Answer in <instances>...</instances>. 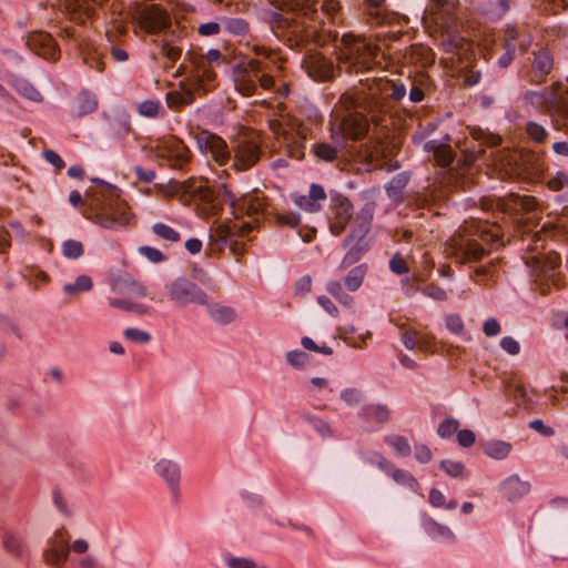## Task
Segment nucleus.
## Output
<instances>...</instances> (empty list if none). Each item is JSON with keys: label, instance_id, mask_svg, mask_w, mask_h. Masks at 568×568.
<instances>
[{"label": "nucleus", "instance_id": "nucleus-1", "mask_svg": "<svg viewBox=\"0 0 568 568\" xmlns=\"http://www.w3.org/2000/svg\"><path fill=\"white\" fill-rule=\"evenodd\" d=\"M255 58L239 64L233 72L235 89L244 97L272 92L277 98H287L291 80L286 72V59L280 48L264 43L252 44Z\"/></svg>", "mask_w": 568, "mask_h": 568}, {"label": "nucleus", "instance_id": "nucleus-2", "mask_svg": "<svg viewBox=\"0 0 568 568\" xmlns=\"http://www.w3.org/2000/svg\"><path fill=\"white\" fill-rule=\"evenodd\" d=\"M232 209L236 221H215L210 227V239L229 246L236 261H240L246 251L245 239L260 226L261 221L271 220L273 206L264 192L255 189L233 201Z\"/></svg>", "mask_w": 568, "mask_h": 568}, {"label": "nucleus", "instance_id": "nucleus-3", "mask_svg": "<svg viewBox=\"0 0 568 568\" xmlns=\"http://www.w3.org/2000/svg\"><path fill=\"white\" fill-rule=\"evenodd\" d=\"M406 85L399 81L383 75L367 77L361 80L352 99L355 111L347 113L341 122L343 135L351 140L363 139L369 128L367 116L357 109L369 113L384 112L388 108V100L400 101L406 95Z\"/></svg>", "mask_w": 568, "mask_h": 568}, {"label": "nucleus", "instance_id": "nucleus-4", "mask_svg": "<svg viewBox=\"0 0 568 568\" xmlns=\"http://www.w3.org/2000/svg\"><path fill=\"white\" fill-rule=\"evenodd\" d=\"M225 58L217 49H211L206 54L201 48H191L179 71L185 75L178 89L166 93L168 106L180 111L194 102L197 95L211 91L215 87V68L224 62Z\"/></svg>", "mask_w": 568, "mask_h": 568}, {"label": "nucleus", "instance_id": "nucleus-5", "mask_svg": "<svg viewBox=\"0 0 568 568\" xmlns=\"http://www.w3.org/2000/svg\"><path fill=\"white\" fill-rule=\"evenodd\" d=\"M317 13L318 22L278 16L272 24V30L292 49H303L310 43L325 45L334 37L331 30L326 29V24L343 23L344 11L339 0H322Z\"/></svg>", "mask_w": 568, "mask_h": 568}, {"label": "nucleus", "instance_id": "nucleus-6", "mask_svg": "<svg viewBox=\"0 0 568 568\" xmlns=\"http://www.w3.org/2000/svg\"><path fill=\"white\" fill-rule=\"evenodd\" d=\"M504 226L486 220H470L447 241L445 252L458 264L476 262L505 244Z\"/></svg>", "mask_w": 568, "mask_h": 568}, {"label": "nucleus", "instance_id": "nucleus-7", "mask_svg": "<svg viewBox=\"0 0 568 568\" xmlns=\"http://www.w3.org/2000/svg\"><path fill=\"white\" fill-rule=\"evenodd\" d=\"M74 207H82V215L104 229L128 226L133 214L128 203L121 197L120 190L110 184H101L91 189L83 200L77 190L69 195Z\"/></svg>", "mask_w": 568, "mask_h": 568}, {"label": "nucleus", "instance_id": "nucleus-8", "mask_svg": "<svg viewBox=\"0 0 568 568\" xmlns=\"http://www.w3.org/2000/svg\"><path fill=\"white\" fill-rule=\"evenodd\" d=\"M337 60L348 73L384 72L387 62L385 52L379 43L371 38L345 33L337 47Z\"/></svg>", "mask_w": 568, "mask_h": 568}, {"label": "nucleus", "instance_id": "nucleus-9", "mask_svg": "<svg viewBox=\"0 0 568 568\" xmlns=\"http://www.w3.org/2000/svg\"><path fill=\"white\" fill-rule=\"evenodd\" d=\"M166 193L192 207L203 220L215 219L223 211L222 200L203 179L190 178L184 182L172 180L166 185Z\"/></svg>", "mask_w": 568, "mask_h": 568}, {"label": "nucleus", "instance_id": "nucleus-10", "mask_svg": "<svg viewBox=\"0 0 568 568\" xmlns=\"http://www.w3.org/2000/svg\"><path fill=\"white\" fill-rule=\"evenodd\" d=\"M276 108L278 113L268 120V128L280 150L292 159L301 160L305 155V141L314 138L313 128L308 122L285 113L284 102H278Z\"/></svg>", "mask_w": 568, "mask_h": 568}, {"label": "nucleus", "instance_id": "nucleus-11", "mask_svg": "<svg viewBox=\"0 0 568 568\" xmlns=\"http://www.w3.org/2000/svg\"><path fill=\"white\" fill-rule=\"evenodd\" d=\"M484 205L489 209H496L501 214V222L508 231L511 230V236L524 240L532 232L530 213L532 211V197L510 193L506 197L485 199Z\"/></svg>", "mask_w": 568, "mask_h": 568}, {"label": "nucleus", "instance_id": "nucleus-12", "mask_svg": "<svg viewBox=\"0 0 568 568\" xmlns=\"http://www.w3.org/2000/svg\"><path fill=\"white\" fill-rule=\"evenodd\" d=\"M174 0H143L135 3L133 20L136 28L148 34H159L172 24Z\"/></svg>", "mask_w": 568, "mask_h": 568}, {"label": "nucleus", "instance_id": "nucleus-13", "mask_svg": "<svg viewBox=\"0 0 568 568\" xmlns=\"http://www.w3.org/2000/svg\"><path fill=\"white\" fill-rule=\"evenodd\" d=\"M374 219V204L366 203L352 221L349 234L343 246L347 250L342 266L348 267L359 261L371 247L369 232Z\"/></svg>", "mask_w": 568, "mask_h": 568}, {"label": "nucleus", "instance_id": "nucleus-14", "mask_svg": "<svg viewBox=\"0 0 568 568\" xmlns=\"http://www.w3.org/2000/svg\"><path fill=\"white\" fill-rule=\"evenodd\" d=\"M490 165L501 180L532 181V153L530 151L503 149L495 153Z\"/></svg>", "mask_w": 568, "mask_h": 568}, {"label": "nucleus", "instance_id": "nucleus-15", "mask_svg": "<svg viewBox=\"0 0 568 568\" xmlns=\"http://www.w3.org/2000/svg\"><path fill=\"white\" fill-rule=\"evenodd\" d=\"M470 135L471 141L465 139L464 141L456 142V146L462 153V158L457 161V168L460 169V175H466L475 161L485 153L484 146L495 148L501 143L500 135L485 131L480 128L471 129Z\"/></svg>", "mask_w": 568, "mask_h": 568}, {"label": "nucleus", "instance_id": "nucleus-16", "mask_svg": "<svg viewBox=\"0 0 568 568\" xmlns=\"http://www.w3.org/2000/svg\"><path fill=\"white\" fill-rule=\"evenodd\" d=\"M152 150L158 164L162 168L185 171L192 160L191 150L175 135L156 140Z\"/></svg>", "mask_w": 568, "mask_h": 568}, {"label": "nucleus", "instance_id": "nucleus-17", "mask_svg": "<svg viewBox=\"0 0 568 568\" xmlns=\"http://www.w3.org/2000/svg\"><path fill=\"white\" fill-rule=\"evenodd\" d=\"M457 0H428L424 24L434 32L450 33L457 27Z\"/></svg>", "mask_w": 568, "mask_h": 568}, {"label": "nucleus", "instance_id": "nucleus-18", "mask_svg": "<svg viewBox=\"0 0 568 568\" xmlns=\"http://www.w3.org/2000/svg\"><path fill=\"white\" fill-rule=\"evenodd\" d=\"M402 342L408 349H418L425 354L454 356L460 348L436 339L435 335L409 327L402 332Z\"/></svg>", "mask_w": 568, "mask_h": 568}, {"label": "nucleus", "instance_id": "nucleus-19", "mask_svg": "<svg viewBox=\"0 0 568 568\" xmlns=\"http://www.w3.org/2000/svg\"><path fill=\"white\" fill-rule=\"evenodd\" d=\"M409 19L406 16L390 11L389 13H374L368 18V26L381 29L375 34L378 41H394L407 33Z\"/></svg>", "mask_w": 568, "mask_h": 568}, {"label": "nucleus", "instance_id": "nucleus-20", "mask_svg": "<svg viewBox=\"0 0 568 568\" xmlns=\"http://www.w3.org/2000/svg\"><path fill=\"white\" fill-rule=\"evenodd\" d=\"M200 151L219 166H225L231 160V150L226 141L209 130H200L195 134Z\"/></svg>", "mask_w": 568, "mask_h": 568}, {"label": "nucleus", "instance_id": "nucleus-21", "mask_svg": "<svg viewBox=\"0 0 568 568\" xmlns=\"http://www.w3.org/2000/svg\"><path fill=\"white\" fill-rule=\"evenodd\" d=\"M233 152L234 160L232 168L236 171H246L253 168L261 159V141L258 136H241L234 145Z\"/></svg>", "mask_w": 568, "mask_h": 568}, {"label": "nucleus", "instance_id": "nucleus-22", "mask_svg": "<svg viewBox=\"0 0 568 568\" xmlns=\"http://www.w3.org/2000/svg\"><path fill=\"white\" fill-rule=\"evenodd\" d=\"M170 298L180 306L207 304L206 294L193 282L178 278L170 286Z\"/></svg>", "mask_w": 568, "mask_h": 568}, {"label": "nucleus", "instance_id": "nucleus-23", "mask_svg": "<svg viewBox=\"0 0 568 568\" xmlns=\"http://www.w3.org/2000/svg\"><path fill=\"white\" fill-rule=\"evenodd\" d=\"M353 205L351 201L343 195H335L331 199L328 210L329 231L334 235H341L352 219Z\"/></svg>", "mask_w": 568, "mask_h": 568}, {"label": "nucleus", "instance_id": "nucleus-24", "mask_svg": "<svg viewBox=\"0 0 568 568\" xmlns=\"http://www.w3.org/2000/svg\"><path fill=\"white\" fill-rule=\"evenodd\" d=\"M109 0H58V8L65 11L70 21L85 24L95 12V6H103Z\"/></svg>", "mask_w": 568, "mask_h": 568}, {"label": "nucleus", "instance_id": "nucleus-25", "mask_svg": "<svg viewBox=\"0 0 568 568\" xmlns=\"http://www.w3.org/2000/svg\"><path fill=\"white\" fill-rule=\"evenodd\" d=\"M303 68L315 81L325 82L333 79L335 67L333 61L317 51H310L303 59Z\"/></svg>", "mask_w": 568, "mask_h": 568}, {"label": "nucleus", "instance_id": "nucleus-26", "mask_svg": "<svg viewBox=\"0 0 568 568\" xmlns=\"http://www.w3.org/2000/svg\"><path fill=\"white\" fill-rule=\"evenodd\" d=\"M26 45L37 55L48 61H57L61 51L52 36L44 31H34L27 36Z\"/></svg>", "mask_w": 568, "mask_h": 568}, {"label": "nucleus", "instance_id": "nucleus-27", "mask_svg": "<svg viewBox=\"0 0 568 568\" xmlns=\"http://www.w3.org/2000/svg\"><path fill=\"white\" fill-rule=\"evenodd\" d=\"M69 532L65 528L57 529L49 540V547L43 552L44 561L51 566L63 565L69 557Z\"/></svg>", "mask_w": 568, "mask_h": 568}, {"label": "nucleus", "instance_id": "nucleus-28", "mask_svg": "<svg viewBox=\"0 0 568 568\" xmlns=\"http://www.w3.org/2000/svg\"><path fill=\"white\" fill-rule=\"evenodd\" d=\"M274 7L294 12L291 19H308L318 22L317 2L315 0H268ZM290 19L288 17H286Z\"/></svg>", "mask_w": 568, "mask_h": 568}, {"label": "nucleus", "instance_id": "nucleus-29", "mask_svg": "<svg viewBox=\"0 0 568 568\" xmlns=\"http://www.w3.org/2000/svg\"><path fill=\"white\" fill-rule=\"evenodd\" d=\"M408 81L410 84L409 100L414 103L422 102L427 94L434 91V82L429 74L424 71L408 75Z\"/></svg>", "mask_w": 568, "mask_h": 568}, {"label": "nucleus", "instance_id": "nucleus-30", "mask_svg": "<svg viewBox=\"0 0 568 568\" xmlns=\"http://www.w3.org/2000/svg\"><path fill=\"white\" fill-rule=\"evenodd\" d=\"M404 60L408 64L427 68L435 62V53L428 45L415 43L406 50Z\"/></svg>", "mask_w": 568, "mask_h": 568}, {"label": "nucleus", "instance_id": "nucleus-31", "mask_svg": "<svg viewBox=\"0 0 568 568\" xmlns=\"http://www.w3.org/2000/svg\"><path fill=\"white\" fill-rule=\"evenodd\" d=\"M520 31L516 27H508L499 40L505 53L499 58V64L504 68L508 67L516 53L517 43L519 42Z\"/></svg>", "mask_w": 568, "mask_h": 568}, {"label": "nucleus", "instance_id": "nucleus-32", "mask_svg": "<svg viewBox=\"0 0 568 568\" xmlns=\"http://www.w3.org/2000/svg\"><path fill=\"white\" fill-rule=\"evenodd\" d=\"M175 30L172 32V37L175 39H165L161 45V54L168 60L170 65H173L178 60H180L182 52L184 50L183 45V34L186 33L184 29L178 31V36H175Z\"/></svg>", "mask_w": 568, "mask_h": 568}, {"label": "nucleus", "instance_id": "nucleus-33", "mask_svg": "<svg viewBox=\"0 0 568 568\" xmlns=\"http://www.w3.org/2000/svg\"><path fill=\"white\" fill-rule=\"evenodd\" d=\"M83 63L98 72L104 71L103 52L91 41L80 44Z\"/></svg>", "mask_w": 568, "mask_h": 568}, {"label": "nucleus", "instance_id": "nucleus-34", "mask_svg": "<svg viewBox=\"0 0 568 568\" xmlns=\"http://www.w3.org/2000/svg\"><path fill=\"white\" fill-rule=\"evenodd\" d=\"M308 396L314 402V407L318 409H324L325 405L317 404L320 400H327L331 398L333 394V388L329 387V383L325 378L313 377L310 381V386L307 387Z\"/></svg>", "mask_w": 568, "mask_h": 568}, {"label": "nucleus", "instance_id": "nucleus-35", "mask_svg": "<svg viewBox=\"0 0 568 568\" xmlns=\"http://www.w3.org/2000/svg\"><path fill=\"white\" fill-rule=\"evenodd\" d=\"M155 471L170 485L173 493H175L180 481L179 466L171 460L162 459L155 465Z\"/></svg>", "mask_w": 568, "mask_h": 568}, {"label": "nucleus", "instance_id": "nucleus-36", "mask_svg": "<svg viewBox=\"0 0 568 568\" xmlns=\"http://www.w3.org/2000/svg\"><path fill=\"white\" fill-rule=\"evenodd\" d=\"M359 415L366 423L377 426L387 423L390 417L389 409L385 405H366Z\"/></svg>", "mask_w": 568, "mask_h": 568}, {"label": "nucleus", "instance_id": "nucleus-37", "mask_svg": "<svg viewBox=\"0 0 568 568\" xmlns=\"http://www.w3.org/2000/svg\"><path fill=\"white\" fill-rule=\"evenodd\" d=\"M113 290L116 293L128 297L130 301L133 298L144 297L146 295V288L144 285L134 280L116 282L113 286Z\"/></svg>", "mask_w": 568, "mask_h": 568}, {"label": "nucleus", "instance_id": "nucleus-38", "mask_svg": "<svg viewBox=\"0 0 568 568\" xmlns=\"http://www.w3.org/2000/svg\"><path fill=\"white\" fill-rule=\"evenodd\" d=\"M10 85L23 98L32 101V102H41L42 95L37 88H34L28 80L11 77L9 79Z\"/></svg>", "mask_w": 568, "mask_h": 568}, {"label": "nucleus", "instance_id": "nucleus-39", "mask_svg": "<svg viewBox=\"0 0 568 568\" xmlns=\"http://www.w3.org/2000/svg\"><path fill=\"white\" fill-rule=\"evenodd\" d=\"M386 474L390 476L398 485L405 486L410 490L418 493L420 488L419 483L409 471L397 468L394 466V464H392L390 469H388Z\"/></svg>", "mask_w": 568, "mask_h": 568}, {"label": "nucleus", "instance_id": "nucleus-40", "mask_svg": "<svg viewBox=\"0 0 568 568\" xmlns=\"http://www.w3.org/2000/svg\"><path fill=\"white\" fill-rule=\"evenodd\" d=\"M98 108V99L97 95L82 91L78 94L75 99V113L78 116H83L94 112Z\"/></svg>", "mask_w": 568, "mask_h": 568}, {"label": "nucleus", "instance_id": "nucleus-41", "mask_svg": "<svg viewBox=\"0 0 568 568\" xmlns=\"http://www.w3.org/2000/svg\"><path fill=\"white\" fill-rule=\"evenodd\" d=\"M384 443L388 445L399 457H407L412 454V447L408 439L402 435H386Z\"/></svg>", "mask_w": 568, "mask_h": 568}, {"label": "nucleus", "instance_id": "nucleus-42", "mask_svg": "<svg viewBox=\"0 0 568 568\" xmlns=\"http://www.w3.org/2000/svg\"><path fill=\"white\" fill-rule=\"evenodd\" d=\"M109 305L114 308H120L126 312H133L140 315L149 314L151 307L141 303L130 301L128 297L123 298H109Z\"/></svg>", "mask_w": 568, "mask_h": 568}, {"label": "nucleus", "instance_id": "nucleus-43", "mask_svg": "<svg viewBox=\"0 0 568 568\" xmlns=\"http://www.w3.org/2000/svg\"><path fill=\"white\" fill-rule=\"evenodd\" d=\"M210 316L217 323L229 324L235 318L233 308L220 304H205Z\"/></svg>", "mask_w": 568, "mask_h": 568}, {"label": "nucleus", "instance_id": "nucleus-44", "mask_svg": "<svg viewBox=\"0 0 568 568\" xmlns=\"http://www.w3.org/2000/svg\"><path fill=\"white\" fill-rule=\"evenodd\" d=\"M547 185L552 191L564 190V193L558 195L557 200L568 205V175L565 172L558 171L556 175L548 180Z\"/></svg>", "mask_w": 568, "mask_h": 568}, {"label": "nucleus", "instance_id": "nucleus-45", "mask_svg": "<svg viewBox=\"0 0 568 568\" xmlns=\"http://www.w3.org/2000/svg\"><path fill=\"white\" fill-rule=\"evenodd\" d=\"M483 449L484 453L490 458L504 459L509 455L511 445L503 440H491L486 443Z\"/></svg>", "mask_w": 568, "mask_h": 568}, {"label": "nucleus", "instance_id": "nucleus-46", "mask_svg": "<svg viewBox=\"0 0 568 568\" xmlns=\"http://www.w3.org/2000/svg\"><path fill=\"white\" fill-rule=\"evenodd\" d=\"M366 272L367 266L365 264L353 267L344 278L347 290L351 292L357 291L363 284Z\"/></svg>", "mask_w": 568, "mask_h": 568}, {"label": "nucleus", "instance_id": "nucleus-47", "mask_svg": "<svg viewBox=\"0 0 568 568\" xmlns=\"http://www.w3.org/2000/svg\"><path fill=\"white\" fill-rule=\"evenodd\" d=\"M506 396L511 398L517 406L527 404V392L518 381H510L505 387Z\"/></svg>", "mask_w": 568, "mask_h": 568}, {"label": "nucleus", "instance_id": "nucleus-48", "mask_svg": "<svg viewBox=\"0 0 568 568\" xmlns=\"http://www.w3.org/2000/svg\"><path fill=\"white\" fill-rule=\"evenodd\" d=\"M312 153L321 161L333 162L337 159L338 150L329 143L317 142L313 144Z\"/></svg>", "mask_w": 568, "mask_h": 568}, {"label": "nucleus", "instance_id": "nucleus-49", "mask_svg": "<svg viewBox=\"0 0 568 568\" xmlns=\"http://www.w3.org/2000/svg\"><path fill=\"white\" fill-rule=\"evenodd\" d=\"M426 529H427L428 535L434 539L448 540V541L455 540L454 532L447 526L440 525L434 520H430L427 524Z\"/></svg>", "mask_w": 568, "mask_h": 568}, {"label": "nucleus", "instance_id": "nucleus-50", "mask_svg": "<svg viewBox=\"0 0 568 568\" xmlns=\"http://www.w3.org/2000/svg\"><path fill=\"white\" fill-rule=\"evenodd\" d=\"M92 288V281L87 275H80L74 283H69L63 286V291L69 295H75L80 292H88Z\"/></svg>", "mask_w": 568, "mask_h": 568}, {"label": "nucleus", "instance_id": "nucleus-51", "mask_svg": "<svg viewBox=\"0 0 568 568\" xmlns=\"http://www.w3.org/2000/svg\"><path fill=\"white\" fill-rule=\"evenodd\" d=\"M497 273V263L490 262L485 266H479L474 272V280L477 283L486 284L488 281L493 280Z\"/></svg>", "mask_w": 568, "mask_h": 568}, {"label": "nucleus", "instance_id": "nucleus-52", "mask_svg": "<svg viewBox=\"0 0 568 568\" xmlns=\"http://www.w3.org/2000/svg\"><path fill=\"white\" fill-rule=\"evenodd\" d=\"M552 68V58L549 52L546 50L539 51L537 55H535V77L537 72L540 74H547Z\"/></svg>", "mask_w": 568, "mask_h": 568}, {"label": "nucleus", "instance_id": "nucleus-53", "mask_svg": "<svg viewBox=\"0 0 568 568\" xmlns=\"http://www.w3.org/2000/svg\"><path fill=\"white\" fill-rule=\"evenodd\" d=\"M153 233L159 236L162 240L169 241V242H178L180 241V234L171 226L164 224V223H155L152 226Z\"/></svg>", "mask_w": 568, "mask_h": 568}, {"label": "nucleus", "instance_id": "nucleus-54", "mask_svg": "<svg viewBox=\"0 0 568 568\" xmlns=\"http://www.w3.org/2000/svg\"><path fill=\"white\" fill-rule=\"evenodd\" d=\"M434 159L440 166H448L454 161V153L449 145L440 144L434 151Z\"/></svg>", "mask_w": 568, "mask_h": 568}, {"label": "nucleus", "instance_id": "nucleus-55", "mask_svg": "<svg viewBox=\"0 0 568 568\" xmlns=\"http://www.w3.org/2000/svg\"><path fill=\"white\" fill-rule=\"evenodd\" d=\"M515 491L523 494L527 491V488L518 478L510 477L503 483V493L508 499H514L516 497Z\"/></svg>", "mask_w": 568, "mask_h": 568}, {"label": "nucleus", "instance_id": "nucleus-56", "mask_svg": "<svg viewBox=\"0 0 568 568\" xmlns=\"http://www.w3.org/2000/svg\"><path fill=\"white\" fill-rule=\"evenodd\" d=\"M271 219H274L275 223L280 226L296 227L300 224L298 215L293 212L275 213L273 210Z\"/></svg>", "mask_w": 568, "mask_h": 568}, {"label": "nucleus", "instance_id": "nucleus-57", "mask_svg": "<svg viewBox=\"0 0 568 568\" xmlns=\"http://www.w3.org/2000/svg\"><path fill=\"white\" fill-rule=\"evenodd\" d=\"M364 459L371 465L377 466L385 474L386 471H388V469H390V466L393 464L379 452H368Z\"/></svg>", "mask_w": 568, "mask_h": 568}, {"label": "nucleus", "instance_id": "nucleus-58", "mask_svg": "<svg viewBox=\"0 0 568 568\" xmlns=\"http://www.w3.org/2000/svg\"><path fill=\"white\" fill-rule=\"evenodd\" d=\"M385 0H363L366 7L363 13V19L368 24V18L374 13H389L390 11L383 8Z\"/></svg>", "mask_w": 568, "mask_h": 568}, {"label": "nucleus", "instance_id": "nucleus-59", "mask_svg": "<svg viewBox=\"0 0 568 568\" xmlns=\"http://www.w3.org/2000/svg\"><path fill=\"white\" fill-rule=\"evenodd\" d=\"M446 328L455 335H462L465 333V324L460 315L452 313L445 317Z\"/></svg>", "mask_w": 568, "mask_h": 568}, {"label": "nucleus", "instance_id": "nucleus-60", "mask_svg": "<svg viewBox=\"0 0 568 568\" xmlns=\"http://www.w3.org/2000/svg\"><path fill=\"white\" fill-rule=\"evenodd\" d=\"M459 428V422L455 418L444 419L437 429V434L442 438H450L454 434H457Z\"/></svg>", "mask_w": 568, "mask_h": 568}, {"label": "nucleus", "instance_id": "nucleus-61", "mask_svg": "<svg viewBox=\"0 0 568 568\" xmlns=\"http://www.w3.org/2000/svg\"><path fill=\"white\" fill-rule=\"evenodd\" d=\"M83 251V244L75 240H68L62 245L63 255L68 258H79Z\"/></svg>", "mask_w": 568, "mask_h": 568}, {"label": "nucleus", "instance_id": "nucleus-62", "mask_svg": "<svg viewBox=\"0 0 568 568\" xmlns=\"http://www.w3.org/2000/svg\"><path fill=\"white\" fill-rule=\"evenodd\" d=\"M389 270L397 275L407 274L409 266L400 253H395L389 261Z\"/></svg>", "mask_w": 568, "mask_h": 568}, {"label": "nucleus", "instance_id": "nucleus-63", "mask_svg": "<svg viewBox=\"0 0 568 568\" xmlns=\"http://www.w3.org/2000/svg\"><path fill=\"white\" fill-rule=\"evenodd\" d=\"M161 103L156 100H146L139 104L138 111L140 114L154 118L159 114Z\"/></svg>", "mask_w": 568, "mask_h": 568}, {"label": "nucleus", "instance_id": "nucleus-64", "mask_svg": "<svg viewBox=\"0 0 568 568\" xmlns=\"http://www.w3.org/2000/svg\"><path fill=\"white\" fill-rule=\"evenodd\" d=\"M440 467L446 471L447 475L455 478L462 477L465 471V466L460 462L446 459L440 463Z\"/></svg>", "mask_w": 568, "mask_h": 568}]
</instances>
